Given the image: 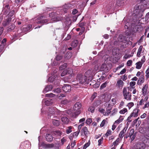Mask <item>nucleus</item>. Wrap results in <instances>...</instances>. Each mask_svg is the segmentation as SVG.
<instances>
[{
	"mask_svg": "<svg viewBox=\"0 0 149 149\" xmlns=\"http://www.w3.org/2000/svg\"><path fill=\"white\" fill-rule=\"evenodd\" d=\"M82 105L81 103L77 102L74 105L73 110L74 112L72 114V116L73 118H76L81 113Z\"/></svg>",
	"mask_w": 149,
	"mask_h": 149,
	"instance_id": "f257e3e1",
	"label": "nucleus"
},
{
	"mask_svg": "<svg viewBox=\"0 0 149 149\" xmlns=\"http://www.w3.org/2000/svg\"><path fill=\"white\" fill-rule=\"evenodd\" d=\"M123 94L124 99L128 101H130L131 100V93L127 91L126 88L124 87L123 88Z\"/></svg>",
	"mask_w": 149,
	"mask_h": 149,
	"instance_id": "f03ea898",
	"label": "nucleus"
},
{
	"mask_svg": "<svg viewBox=\"0 0 149 149\" xmlns=\"http://www.w3.org/2000/svg\"><path fill=\"white\" fill-rule=\"evenodd\" d=\"M68 76H66L63 78V80L65 82H67L69 80L71 79L72 76H74L73 70L71 68H68L66 70Z\"/></svg>",
	"mask_w": 149,
	"mask_h": 149,
	"instance_id": "7ed1b4c3",
	"label": "nucleus"
},
{
	"mask_svg": "<svg viewBox=\"0 0 149 149\" xmlns=\"http://www.w3.org/2000/svg\"><path fill=\"white\" fill-rule=\"evenodd\" d=\"M77 81L79 83L81 84H88L87 81V77L85 75H78L77 77Z\"/></svg>",
	"mask_w": 149,
	"mask_h": 149,
	"instance_id": "20e7f679",
	"label": "nucleus"
},
{
	"mask_svg": "<svg viewBox=\"0 0 149 149\" xmlns=\"http://www.w3.org/2000/svg\"><path fill=\"white\" fill-rule=\"evenodd\" d=\"M49 17L52 18V20L54 22H56L61 20V19L60 17L56 16V14L54 13H52L49 15Z\"/></svg>",
	"mask_w": 149,
	"mask_h": 149,
	"instance_id": "39448f33",
	"label": "nucleus"
},
{
	"mask_svg": "<svg viewBox=\"0 0 149 149\" xmlns=\"http://www.w3.org/2000/svg\"><path fill=\"white\" fill-rule=\"evenodd\" d=\"M47 22V19H45V17L43 16L37 18L36 21V23L38 24L46 23Z\"/></svg>",
	"mask_w": 149,
	"mask_h": 149,
	"instance_id": "423d86ee",
	"label": "nucleus"
},
{
	"mask_svg": "<svg viewBox=\"0 0 149 149\" xmlns=\"http://www.w3.org/2000/svg\"><path fill=\"white\" fill-rule=\"evenodd\" d=\"M88 132L87 128L86 127H84L81 130V135L84 138L85 137V136H87Z\"/></svg>",
	"mask_w": 149,
	"mask_h": 149,
	"instance_id": "0eeeda50",
	"label": "nucleus"
},
{
	"mask_svg": "<svg viewBox=\"0 0 149 149\" xmlns=\"http://www.w3.org/2000/svg\"><path fill=\"white\" fill-rule=\"evenodd\" d=\"M134 12V13H135V15L136 16L137 18H139L142 17L143 13L142 12L141 9H136L135 10Z\"/></svg>",
	"mask_w": 149,
	"mask_h": 149,
	"instance_id": "6e6552de",
	"label": "nucleus"
},
{
	"mask_svg": "<svg viewBox=\"0 0 149 149\" xmlns=\"http://www.w3.org/2000/svg\"><path fill=\"white\" fill-rule=\"evenodd\" d=\"M140 111L139 109H134L133 112L131 113L130 115L128 118V119H129V118H130L131 117H136L138 115V113Z\"/></svg>",
	"mask_w": 149,
	"mask_h": 149,
	"instance_id": "1a4fd4ad",
	"label": "nucleus"
},
{
	"mask_svg": "<svg viewBox=\"0 0 149 149\" xmlns=\"http://www.w3.org/2000/svg\"><path fill=\"white\" fill-rule=\"evenodd\" d=\"M71 86L69 84H65L62 87V89L63 91L65 92H69L71 90Z\"/></svg>",
	"mask_w": 149,
	"mask_h": 149,
	"instance_id": "9d476101",
	"label": "nucleus"
},
{
	"mask_svg": "<svg viewBox=\"0 0 149 149\" xmlns=\"http://www.w3.org/2000/svg\"><path fill=\"white\" fill-rule=\"evenodd\" d=\"M148 85L146 84L142 88L141 92L142 93V94L144 96L147 95L148 93Z\"/></svg>",
	"mask_w": 149,
	"mask_h": 149,
	"instance_id": "9b49d317",
	"label": "nucleus"
},
{
	"mask_svg": "<svg viewBox=\"0 0 149 149\" xmlns=\"http://www.w3.org/2000/svg\"><path fill=\"white\" fill-rule=\"evenodd\" d=\"M10 9V7L8 4L4 5L2 10V12L5 14H6L9 11Z\"/></svg>",
	"mask_w": 149,
	"mask_h": 149,
	"instance_id": "f8f14e48",
	"label": "nucleus"
},
{
	"mask_svg": "<svg viewBox=\"0 0 149 149\" xmlns=\"http://www.w3.org/2000/svg\"><path fill=\"white\" fill-rule=\"evenodd\" d=\"M11 20V18H9V17H6L3 23V25L6 26L8 25Z\"/></svg>",
	"mask_w": 149,
	"mask_h": 149,
	"instance_id": "ddd939ff",
	"label": "nucleus"
},
{
	"mask_svg": "<svg viewBox=\"0 0 149 149\" xmlns=\"http://www.w3.org/2000/svg\"><path fill=\"white\" fill-rule=\"evenodd\" d=\"M58 110L55 107H51L49 109V112L50 113L52 114H56L57 115V111Z\"/></svg>",
	"mask_w": 149,
	"mask_h": 149,
	"instance_id": "4468645a",
	"label": "nucleus"
},
{
	"mask_svg": "<svg viewBox=\"0 0 149 149\" xmlns=\"http://www.w3.org/2000/svg\"><path fill=\"white\" fill-rule=\"evenodd\" d=\"M124 83L121 79H118L116 85L119 88H122L124 85Z\"/></svg>",
	"mask_w": 149,
	"mask_h": 149,
	"instance_id": "2eb2a0df",
	"label": "nucleus"
},
{
	"mask_svg": "<svg viewBox=\"0 0 149 149\" xmlns=\"http://www.w3.org/2000/svg\"><path fill=\"white\" fill-rule=\"evenodd\" d=\"M127 127L126 126L124 127V129L120 132L119 135V137L122 138L124 136V134L126 132V130L127 129Z\"/></svg>",
	"mask_w": 149,
	"mask_h": 149,
	"instance_id": "dca6fc26",
	"label": "nucleus"
},
{
	"mask_svg": "<svg viewBox=\"0 0 149 149\" xmlns=\"http://www.w3.org/2000/svg\"><path fill=\"white\" fill-rule=\"evenodd\" d=\"M52 85H49L46 86L43 91V93H45L48 91L52 90Z\"/></svg>",
	"mask_w": 149,
	"mask_h": 149,
	"instance_id": "f3484780",
	"label": "nucleus"
},
{
	"mask_svg": "<svg viewBox=\"0 0 149 149\" xmlns=\"http://www.w3.org/2000/svg\"><path fill=\"white\" fill-rule=\"evenodd\" d=\"M136 147L139 149H143L146 147V145L143 143H139L137 144Z\"/></svg>",
	"mask_w": 149,
	"mask_h": 149,
	"instance_id": "a211bd4d",
	"label": "nucleus"
},
{
	"mask_svg": "<svg viewBox=\"0 0 149 149\" xmlns=\"http://www.w3.org/2000/svg\"><path fill=\"white\" fill-rule=\"evenodd\" d=\"M144 76L143 75H141L140 77L137 82L138 85H141L143 83L144 81Z\"/></svg>",
	"mask_w": 149,
	"mask_h": 149,
	"instance_id": "6ab92c4d",
	"label": "nucleus"
},
{
	"mask_svg": "<svg viewBox=\"0 0 149 149\" xmlns=\"http://www.w3.org/2000/svg\"><path fill=\"white\" fill-rule=\"evenodd\" d=\"M42 103H45V104L47 106H49L52 104L53 103V102L49 99L48 100H43Z\"/></svg>",
	"mask_w": 149,
	"mask_h": 149,
	"instance_id": "aec40b11",
	"label": "nucleus"
},
{
	"mask_svg": "<svg viewBox=\"0 0 149 149\" xmlns=\"http://www.w3.org/2000/svg\"><path fill=\"white\" fill-rule=\"evenodd\" d=\"M46 139L47 141L50 142L53 140V137L51 135L48 134L46 135Z\"/></svg>",
	"mask_w": 149,
	"mask_h": 149,
	"instance_id": "412c9836",
	"label": "nucleus"
},
{
	"mask_svg": "<svg viewBox=\"0 0 149 149\" xmlns=\"http://www.w3.org/2000/svg\"><path fill=\"white\" fill-rule=\"evenodd\" d=\"M124 119V118L123 116H120L119 118L115 121L114 123H115V124H116V125H118Z\"/></svg>",
	"mask_w": 149,
	"mask_h": 149,
	"instance_id": "4be33fe9",
	"label": "nucleus"
},
{
	"mask_svg": "<svg viewBox=\"0 0 149 149\" xmlns=\"http://www.w3.org/2000/svg\"><path fill=\"white\" fill-rule=\"evenodd\" d=\"M56 75L52 74V76L49 77V78L48 79V81L50 82H52L54 81V79L56 78Z\"/></svg>",
	"mask_w": 149,
	"mask_h": 149,
	"instance_id": "5701e85b",
	"label": "nucleus"
},
{
	"mask_svg": "<svg viewBox=\"0 0 149 149\" xmlns=\"http://www.w3.org/2000/svg\"><path fill=\"white\" fill-rule=\"evenodd\" d=\"M62 122L64 124H67L69 122V119L66 117H63L61 119Z\"/></svg>",
	"mask_w": 149,
	"mask_h": 149,
	"instance_id": "b1692460",
	"label": "nucleus"
},
{
	"mask_svg": "<svg viewBox=\"0 0 149 149\" xmlns=\"http://www.w3.org/2000/svg\"><path fill=\"white\" fill-rule=\"evenodd\" d=\"M143 49V46H140L138 50V51L137 54V56L139 57L141 56V52L142 49Z\"/></svg>",
	"mask_w": 149,
	"mask_h": 149,
	"instance_id": "393cba45",
	"label": "nucleus"
},
{
	"mask_svg": "<svg viewBox=\"0 0 149 149\" xmlns=\"http://www.w3.org/2000/svg\"><path fill=\"white\" fill-rule=\"evenodd\" d=\"M143 64V63H141L140 61L137 62L136 64V68L137 69H140L141 68Z\"/></svg>",
	"mask_w": 149,
	"mask_h": 149,
	"instance_id": "a878e982",
	"label": "nucleus"
},
{
	"mask_svg": "<svg viewBox=\"0 0 149 149\" xmlns=\"http://www.w3.org/2000/svg\"><path fill=\"white\" fill-rule=\"evenodd\" d=\"M100 67L98 65H95L94 69L93 70V74H95L97 71L100 70Z\"/></svg>",
	"mask_w": 149,
	"mask_h": 149,
	"instance_id": "bb28decb",
	"label": "nucleus"
},
{
	"mask_svg": "<svg viewBox=\"0 0 149 149\" xmlns=\"http://www.w3.org/2000/svg\"><path fill=\"white\" fill-rule=\"evenodd\" d=\"M93 69H91L88 70L86 72V74L88 75L89 76H91L94 75L95 74H93Z\"/></svg>",
	"mask_w": 149,
	"mask_h": 149,
	"instance_id": "cd10ccee",
	"label": "nucleus"
},
{
	"mask_svg": "<svg viewBox=\"0 0 149 149\" xmlns=\"http://www.w3.org/2000/svg\"><path fill=\"white\" fill-rule=\"evenodd\" d=\"M15 28V25L13 24H12L8 27L7 30L8 31H11L14 29Z\"/></svg>",
	"mask_w": 149,
	"mask_h": 149,
	"instance_id": "c85d7f7f",
	"label": "nucleus"
},
{
	"mask_svg": "<svg viewBox=\"0 0 149 149\" xmlns=\"http://www.w3.org/2000/svg\"><path fill=\"white\" fill-rule=\"evenodd\" d=\"M53 124L56 126H58L59 125V121L56 120H53L52 121Z\"/></svg>",
	"mask_w": 149,
	"mask_h": 149,
	"instance_id": "c756f323",
	"label": "nucleus"
},
{
	"mask_svg": "<svg viewBox=\"0 0 149 149\" xmlns=\"http://www.w3.org/2000/svg\"><path fill=\"white\" fill-rule=\"evenodd\" d=\"M124 39V37L122 35H120L118 38V41L120 42H122Z\"/></svg>",
	"mask_w": 149,
	"mask_h": 149,
	"instance_id": "7c9ffc66",
	"label": "nucleus"
},
{
	"mask_svg": "<svg viewBox=\"0 0 149 149\" xmlns=\"http://www.w3.org/2000/svg\"><path fill=\"white\" fill-rule=\"evenodd\" d=\"M108 83V82L107 81H106L104 83H103L100 86V89H102L105 87L106 86Z\"/></svg>",
	"mask_w": 149,
	"mask_h": 149,
	"instance_id": "2f4dec72",
	"label": "nucleus"
},
{
	"mask_svg": "<svg viewBox=\"0 0 149 149\" xmlns=\"http://www.w3.org/2000/svg\"><path fill=\"white\" fill-rule=\"evenodd\" d=\"M67 67V64L66 63H64L63 65H62L59 67V70H62L64 69Z\"/></svg>",
	"mask_w": 149,
	"mask_h": 149,
	"instance_id": "473e14b6",
	"label": "nucleus"
},
{
	"mask_svg": "<svg viewBox=\"0 0 149 149\" xmlns=\"http://www.w3.org/2000/svg\"><path fill=\"white\" fill-rule=\"evenodd\" d=\"M134 129H132L130 130V132L129 133H127L130 136H132V135L135 134L134 133Z\"/></svg>",
	"mask_w": 149,
	"mask_h": 149,
	"instance_id": "72a5a7b5",
	"label": "nucleus"
},
{
	"mask_svg": "<svg viewBox=\"0 0 149 149\" xmlns=\"http://www.w3.org/2000/svg\"><path fill=\"white\" fill-rule=\"evenodd\" d=\"M31 27L32 26L31 25H29L26 26V27L24 28V30L26 31H29Z\"/></svg>",
	"mask_w": 149,
	"mask_h": 149,
	"instance_id": "f704fd0d",
	"label": "nucleus"
},
{
	"mask_svg": "<svg viewBox=\"0 0 149 149\" xmlns=\"http://www.w3.org/2000/svg\"><path fill=\"white\" fill-rule=\"evenodd\" d=\"M65 112L64 111H61L59 110L57 111V115H64L65 114Z\"/></svg>",
	"mask_w": 149,
	"mask_h": 149,
	"instance_id": "c9c22d12",
	"label": "nucleus"
},
{
	"mask_svg": "<svg viewBox=\"0 0 149 149\" xmlns=\"http://www.w3.org/2000/svg\"><path fill=\"white\" fill-rule=\"evenodd\" d=\"M127 111V109L126 108H124L120 111L119 113L120 114H124Z\"/></svg>",
	"mask_w": 149,
	"mask_h": 149,
	"instance_id": "e433bc0d",
	"label": "nucleus"
},
{
	"mask_svg": "<svg viewBox=\"0 0 149 149\" xmlns=\"http://www.w3.org/2000/svg\"><path fill=\"white\" fill-rule=\"evenodd\" d=\"M65 23L66 24V26H68L71 24V21L70 19L69 18H68L65 21Z\"/></svg>",
	"mask_w": 149,
	"mask_h": 149,
	"instance_id": "4c0bfd02",
	"label": "nucleus"
},
{
	"mask_svg": "<svg viewBox=\"0 0 149 149\" xmlns=\"http://www.w3.org/2000/svg\"><path fill=\"white\" fill-rule=\"evenodd\" d=\"M72 128V127L71 126H69L68 127L66 130V132L67 134H69L72 132L71 130Z\"/></svg>",
	"mask_w": 149,
	"mask_h": 149,
	"instance_id": "58836bf2",
	"label": "nucleus"
},
{
	"mask_svg": "<svg viewBox=\"0 0 149 149\" xmlns=\"http://www.w3.org/2000/svg\"><path fill=\"white\" fill-rule=\"evenodd\" d=\"M14 10H12L9 13L8 15L6 17H9V18H11V17L14 15Z\"/></svg>",
	"mask_w": 149,
	"mask_h": 149,
	"instance_id": "ea45409f",
	"label": "nucleus"
},
{
	"mask_svg": "<svg viewBox=\"0 0 149 149\" xmlns=\"http://www.w3.org/2000/svg\"><path fill=\"white\" fill-rule=\"evenodd\" d=\"M134 105V104L132 102L129 103L127 104V106L128 107L129 109H130Z\"/></svg>",
	"mask_w": 149,
	"mask_h": 149,
	"instance_id": "a19ab883",
	"label": "nucleus"
},
{
	"mask_svg": "<svg viewBox=\"0 0 149 149\" xmlns=\"http://www.w3.org/2000/svg\"><path fill=\"white\" fill-rule=\"evenodd\" d=\"M120 139L119 138H117L116 140L113 143V145H114V146H116L118 145L119 143V141Z\"/></svg>",
	"mask_w": 149,
	"mask_h": 149,
	"instance_id": "79ce46f5",
	"label": "nucleus"
},
{
	"mask_svg": "<svg viewBox=\"0 0 149 149\" xmlns=\"http://www.w3.org/2000/svg\"><path fill=\"white\" fill-rule=\"evenodd\" d=\"M55 95L52 93H50L49 94H47L45 95V96L46 97H53Z\"/></svg>",
	"mask_w": 149,
	"mask_h": 149,
	"instance_id": "37998d69",
	"label": "nucleus"
},
{
	"mask_svg": "<svg viewBox=\"0 0 149 149\" xmlns=\"http://www.w3.org/2000/svg\"><path fill=\"white\" fill-rule=\"evenodd\" d=\"M107 68L106 65L105 64H103L101 66L100 70L101 71L104 70Z\"/></svg>",
	"mask_w": 149,
	"mask_h": 149,
	"instance_id": "c03bdc74",
	"label": "nucleus"
},
{
	"mask_svg": "<svg viewBox=\"0 0 149 149\" xmlns=\"http://www.w3.org/2000/svg\"><path fill=\"white\" fill-rule=\"evenodd\" d=\"M69 100H67V99H65L62 101L61 102V103L62 104H65L69 103Z\"/></svg>",
	"mask_w": 149,
	"mask_h": 149,
	"instance_id": "a18cd8bd",
	"label": "nucleus"
},
{
	"mask_svg": "<svg viewBox=\"0 0 149 149\" xmlns=\"http://www.w3.org/2000/svg\"><path fill=\"white\" fill-rule=\"evenodd\" d=\"M65 75H66V76H68L66 70H64L61 74V77H63Z\"/></svg>",
	"mask_w": 149,
	"mask_h": 149,
	"instance_id": "49530a36",
	"label": "nucleus"
},
{
	"mask_svg": "<svg viewBox=\"0 0 149 149\" xmlns=\"http://www.w3.org/2000/svg\"><path fill=\"white\" fill-rule=\"evenodd\" d=\"M95 108L93 107H90L88 109V111L93 113L94 112Z\"/></svg>",
	"mask_w": 149,
	"mask_h": 149,
	"instance_id": "de8ad7c7",
	"label": "nucleus"
},
{
	"mask_svg": "<svg viewBox=\"0 0 149 149\" xmlns=\"http://www.w3.org/2000/svg\"><path fill=\"white\" fill-rule=\"evenodd\" d=\"M118 109L117 108H115L113 109L112 112V115H114L116 113L118 112Z\"/></svg>",
	"mask_w": 149,
	"mask_h": 149,
	"instance_id": "09e8293b",
	"label": "nucleus"
},
{
	"mask_svg": "<svg viewBox=\"0 0 149 149\" xmlns=\"http://www.w3.org/2000/svg\"><path fill=\"white\" fill-rule=\"evenodd\" d=\"M144 100L143 99H142L140 101L138 102L137 104L139 105H142L144 104Z\"/></svg>",
	"mask_w": 149,
	"mask_h": 149,
	"instance_id": "8fccbe9b",
	"label": "nucleus"
},
{
	"mask_svg": "<svg viewBox=\"0 0 149 149\" xmlns=\"http://www.w3.org/2000/svg\"><path fill=\"white\" fill-rule=\"evenodd\" d=\"M78 44V41L77 40H74L72 42V46L74 47L76 46Z\"/></svg>",
	"mask_w": 149,
	"mask_h": 149,
	"instance_id": "3c124183",
	"label": "nucleus"
},
{
	"mask_svg": "<svg viewBox=\"0 0 149 149\" xmlns=\"http://www.w3.org/2000/svg\"><path fill=\"white\" fill-rule=\"evenodd\" d=\"M80 132V131L78 130V131L74 132L73 134V136L74 137H77L79 135Z\"/></svg>",
	"mask_w": 149,
	"mask_h": 149,
	"instance_id": "603ef678",
	"label": "nucleus"
},
{
	"mask_svg": "<svg viewBox=\"0 0 149 149\" xmlns=\"http://www.w3.org/2000/svg\"><path fill=\"white\" fill-rule=\"evenodd\" d=\"M103 138L102 137L98 141V146H100L103 142Z\"/></svg>",
	"mask_w": 149,
	"mask_h": 149,
	"instance_id": "864d4df0",
	"label": "nucleus"
},
{
	"mask_svg": "<svg viewBox=\"0 0 149 149\" xmlns=\"http://www.w3.org/2000/svg\"><path fill=\"white\" fill-rule=\"evenodd\" d=\"M121 78L122 79L123 81L126 80L127 79V75L125 74L123 76H122L121 77Z\"/></svg>",
	"mask_w": 149,
	"mask_h": 149,
	"instance_id": "5fc2aeb1",
	"label": "nucleus"
},
{
	"mask_svg": "<svg viewBox=\"0 0 149 149\" xmlns=\"http://www.w3.org/2000/svg\"><path fill=\"white\" fill-rule=\"evenodd\" d=\"M91 122L92 120L91 118H88L86 121V123L88 125H90Z\"/></svg>",
	"mask_w": 149,
	"mask_h": 149,
	"instance_id": "6e6d98bb",
	"label": "nucleus"
},
{
	"mask_svg": "<svg viewBox=\"0 0 149 149\" xmlns=\"http://www.w3.org/2000/svg\"><path fill=\"white\" fill-rule=\"evenodd\" d=\"M62 58V56L61 55H58L56 57V59L57 61H59L61 60Z\"/></svg>",
	"mask_w": 149,
	"mask_h": 149,
	"instance_id": "4d7b16f0",
	"label": "nucleus"
},
{
	"mask_svg": "<svg viewBox=\"0 0 149 149\" xmlns=\"http://www.w3.org/2000/svg\"><path fill=\"white\" fill-rule=\"evenodd\" d=\"M90 144L89 142H88L86 143L84 146L83 148V149H86L87 147H88Z\"/></svg>",
	"mask_w": 149,
	"mask_h": 149,
	"instance_id": "13d9d810",
	"label": "nucleus"
},
{
	"mask_svg": "<svg viewBox=\"0 0 149 149\" xmlns=\"http://www.w3.org/2000/svg\"><path fill=\"white\" fill-rule=\"evenodd\" d=\"M132 61L131 60H128L127 62V65L128 66H130L132 65Z\"/></svg>",
	"mask_w": 149,
	"mask_h": 149,
	"instance_id": "bf43d9fd",
	"label": "nucleus"
},
{
	"mask_svg": "<svg viewBox=\"0 0 149 149\" xmlns=\"http://www.w3.org/2000/svg\"><path fill=\"white\" fill-rule=\"evenodd\" d=\"M111 130H107V132L106 133L105 135L106 136H108L111 134Z\"/></svg>",
	"mask_w": 149,
	"mask_h": 149,
	"instance_id": "052dcab7",
	"label": "nucleus"
},
{
	"mask_svg": "<svg viewBox=\"0 0 149 149\" xmlns=\"http://www.w3.org/2000/svg\"><path fill=\"white\" fill-rule=\"evenodd\" d=\"M97 95V93H94L92 95L91 97V99L92 100H93L95 97Z\"/></svg>",
	"mask_w": 149,
	"mask_h": 149,
	"instance_id": "680f3d73",
	"label": "nucleus"
},
{
	"mask_svg": "<svg viewBox=\"0 0 149 149\" xmlns=\"http://www.w3.org/2000/svg\"><path fill=\"white\" fill-rule=\"evenodd\" d=\"M61 91V90L60 88H57L54 90V92L55 93H60Z\"/></svg>",
	"mask_w": 149,
	"mask_h": 149,
	"instance_id": "e2e57ef3",
	"label": "nucleus"
},
{
	"mask_svg": "<svg viewBox=\"0 0 149 149\" xmlns=\"http://www.w3.org/2000/svg\"><path fill=\"white\" fill-rule=\"evenodd\" d=\"M136 136V134H135L133 135L132 136H130V138L131 139V142H132L133 140L134 139L135 137Z\"/></svg>",
	"mask_w": 149,
	"mask_h": 149,
	"instance_id": "0e129e2a",
	"label": "nucleus"
},
{
	"mask_svg": "<svg viewBox=\"0 0 149 149\" xmlns=\"http://www.w3.org/2000/svg\"><path fill=\"white\" fill-rule=\"evenodd\" d=\"M66 141L65 138L63 137L61 139V143L62 144V145H63V144L64 143L66 142Z\"/></svg>",
	"mask_w": 149,
	"mask_h": 149,
	"instance_id": "69168bd1",
	"label": "nucleus"
},
{
	"mask_svg": "<svg viewBox=\"0 0 149 149\" xmlns=\"http://www.w3.org/2000/svg\"><path fill=\"white\" fill-rule=\"evenodd\" d=\"M149 18V12L148 13L146 14V16H145V20L146 21H147L148 19Z\"/></svg>",
	"mask_w": 149,
	"mask_h": 149,
	"instance_id": "338daca9",
	"label": "nucleus"
},
{
	"mask_svg": "<svg viewBox=\"0 0 149 149\" xmlns=\"http://www.w3.org/2000/svg\"><path fill=\"white\" fill-rule=\"evenodd\" d=\"M146 77L147 78L149 77V70H147L146 72Z\"/></svg>",
	"mask_w": 149,
	"mask_h": 149,
	"instance_id": "774afa93",
	"label": "nucleus"
}]
</instances>
